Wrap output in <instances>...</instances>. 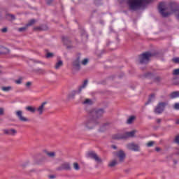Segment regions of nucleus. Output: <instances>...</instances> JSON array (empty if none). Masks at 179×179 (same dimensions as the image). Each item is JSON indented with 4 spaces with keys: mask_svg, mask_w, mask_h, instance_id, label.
<instances>
[{
    "mask_svg": "<svg viewBox=\"0 0 179 179\" xmlns=\"http://www.w3.org/2000/svg\"><path fill=\"white\" fill-rule=\"evenodd\" d=\"M15 115L21 122H29V121H30L29 118L23 116V111L22 110H17L15 112Z\"/></svg>",
    "mask_w": 179,
    "mask_h": 179,
    "instance_id": "9d476101",
    "label": "nucleus"
},
{
    "mask_svg": "<svg viewBox=\"0 0 179 179\" xmlns=\"http://www.w3.org/2000/svg\"><path fill=\"white\" fill-rule=\"evenodd\" d=\"M29 27L27 26V25H25L24 27H20V28H19L18 29V31H20V32H22V31H26L27 30V28H28Z\"/></svg>",
    "mask_w": 179,
    "mask_h": 179,
    "instance_id": "c85d7f7f",
    "label": "nucleus"
},
{
    "mask_svg": "<svg viewBox=\"0 0 179 179\" xmlns=\"http://www.w3.org/2000/svg\"><path fill=\"white\" fill-rule=\"evenodd\" d=\"M134 120H135V116H131V117L127 120V124H132Z\"/></svg>",
    "mask_w": 179,
    "mask_h": 179,
    "instance_id": "c756f323",
    "label": "nucleus"
},
{
    "mask_svg": "<svg viewBox=\"0 0 179 179\" xmlns=\"http://www.w3.org/2000/svg\"><path fill=\"white\" fill-rule=\"evenodd\" d=\"M52 57H54V54H52L51 52H48L46 54V58H52Z\"/></svg>",
    "mask_w": 179,
    "mask_h": 179,
    "instance_id": "e433bc0d",
    "label": "nucleus"
},
{
    "mask_svg": "<svg viewBox=\"0 0 179 179\" xmlns=\"http://www.w3.org/2000/svg\"><path fill=\"white\" fill-rule=\"evenodd\" d=\"M45 104H47V101L43 102L38 108H36V111L38 115H43V113L45 111Z\"/></svg>",
    "mask_w": 179,
    "mask_h": 179,
    "instance_id": "f8f14e48",
    "label": "nucleus"
},
{
    "mask_svg": "<svg viewBox=\"0 0 179 179\" xmlns=\"http://www.w3.org/2000/svg\"><path fill=\"white\" fill-rule=\"evenodd\" d=\"M25 110H27V111H29V113H32L33 114H34V113H36V108L33 106H27L25 108Z\"/></svg>",
    "mask_w": 179,
    "mask_h": 179,
    "instance_id": "6ab92c4d",
    "label": "nucleus"
},
{
    "mask_svg": "<svg viewBox=\"0 0 179 179\" xmlns=\"http://www.w3.org/2000/svg\"><path fill=\"white\" fill-rule=\"evenodd\" d=\"M152 99H155V94H151L150 98L148 99V101L147 103H145V106H148V104H149V103L152 102Z\"/></svg>",
    "mask_w": 179,
    "mask_h": 179,
    "instance_id": "7c9ffc66",
    "label": "nucleus"
},
{
    "mask_svg": "<svg viewBox=\"0 0 179 179\" xmlns=\"http://www.w3.org/2000/svg\"><path fill=\"white\" fill-rule=\"evenodd\" d=\"M76 93L78 91H73L69 95V99H75V96H76Z\"/></svg>",
    "mask_w": 179,
    "mask_h": 179,
    "instance_id": "393cba45",
    "label": "nucleus"
},
{
    "mask_svg": "<svg viewBox=\"0 0 179 179\" xmlns=\"http://www.w3.org/2000/svg\"><path fill=\"white\" fill-rule=\"evenodd\" d=\"M114 156L117 157L119 159L118 162L119 163H124L125 162V158L127 157V155L124 152V150H120L117 152H113Z\"/></svg>",
    "mask_w": 179,
    "mask_h": 179,
    "instance_id": "0eeeda50",
    "label": "nucleus"
},
{
    "mask_svg": "<svg viewBox=\"0 0 179 179\" xmlns=\"http://www.w3.org/2000/svg\"><path fill=\"white\" fill-rule=\"evenodd\" d=\"M0 115H3V108H0Z\"/></svg>",
    "mask_w": 179,
    "mask_h": 179,
    "instance_id": "a18cd8bd",
    "label": "nucleus"
},
{
    "mask_svg": "<svg viewBox=\"0 0 179 179\" xmlns=\"http://www.w3.org/2000/svg\"><path fill=\"white\" fill-rule=\"evenodd\" d=\"M73 167L76 171L80 170V166H79V164H78V162L73 163Z\"/></svg>",
    "mask_w": 179,
    "mask_h": 179,
    "instance_id": "bb28decb",
    "label": "nucleus"
},
{
    "mask_svg": "<svg viewBox=\"0 0 179 179\" xmlns=\"http://www.w3.org/2000/svg\"><path fill=\"white\" fill-rule=\"evenodd\" d=\"M155 55V53L148 51L138 56V61L140 64H148L150 58H153Z\"/></svg>",
    "mask_w": 179,
    "mask_h": 179,
    "instance_id": "f03ea898",
    "label": "nucleus"
},
{
    "mask_svg": "<svg viewBox=\"0 0 179 179\" xmlns=\"http://www.w3.org/2000/svg\"><path fill=\"white\" fill-rule=\"evenodd\" d=\"M73 66L78 71L80 69V56L77 57L76 60L73 62Z\"/></svg>",
    "mask_w": 179,
    "mask_h": 179,
    "instance_id": "4468645a",
    "label": "nucleus"
},
{
    "mask_svg": "<svg viewBox=\"0 0 179 179\" xmlns=\"http://www.w3.org/2000/svg\"><path fill=\"white\" fill-rule=\"evenodd\" d=\"M144 79H153V73H146L143 76Z\"/></svg>",
    "mask_w": 179,
    "mask_h": 179,
    "instance_id": "aec40b11",
    "label": "nucleus"
},
{
    "mask_svg": "<svg viewBox=\"0 0 179 179\" xmlns=\"http://www.w3.org/2000/svg\"><path fill=\"white\" fill-rule=\"evenodd\" d=\"M0 73H1V71H0Z\"/></svg>",
    "mask_w": 179,
    "mask_h": 179,
    "instance_id": "5fc2aeb1",
    "label": "nucleus"
},
{
    "mask_svg": "<svg viewBox=\"0 0 179 179\" xmlns=\"http://www.w3.org/2000/svg\"><path fill=\"white\" fill-rule=\"evenodd\" d=\"M156 152H160L161 149L159 147L155 148Z\"/></svg>",
    "mask_w": 179,
    "mask_h": 179,
    "instance_id": "8fccbe9b",
    "label": "nucleus"
},
{
    "mask_svg": "<svg viewBox=\"0 0 179 179\" xmlns=\"http://www.w3.org/2000/svg\"><path fill=\"white\" fill-rule=\"evenodd\" d=\"M118 163H120V162L117 159H113L108 164V166L109 167H115V166H117V164H118Z\"/></svg>",
    "mask_w": 179,
    "mask_h": 179,
    "instance_id": "a211bd4d",
    "label": "nucleus"
},
{
    "mask_svg": "<svg viewBox=\"0 0 179 179\" xmlns=\"http://www.w3.org/2000/svg\"><path fill=\"white\" fill-rule=\"evenodd\" d=\"M1 90H3V92H9L12 90V87H2Z\"/></svg>",
    "mask_w": 179,
    "mask_h": 179,
    "instance_id": "cd10ccee",
    "label": "nucleus"
},
{
    "mask_svg": "<svg viewBox=\"0 0 179 179\" xmlns=\"http://www.w3.org/2000/svg\"><path fill=\"white\" fill-rule=\"evenodd\" d=\"M34 30H43V29L40 27H36L34 28Z\"/></svg>",
    "mask_w": 179,
    "mask_h": 179,
    "instance_id": "c03bdc74",
    "label": "nucleus"
},
{
    "mask_svg": "<svg viewBox=\"0 0 179 179\" xmlns=\"http://www.w3.org/2000/svg\"><path fill=\"white\" fill-rule=\"evenodd\" d=\"M67 48H72V45H67Z\"/></svg>",
    "mask_w": 179,
    "mask_h": 179,
    "instance_id": "603ef678",
    "label": "nucleus"
},
{
    "mask_svg": "<svg viewBox=\"0 0 179 179\" xmlns=\"http://www.w3.org/2000/svg\"><path fill=\"white\" fill-rule=\"evenodd\" d=\"M35 72H36V73H39V75H44V73H45V70L43 69H38L35 70Z\"/></svg>",
    "mask_w": 179,
    "mask_h": 179,
    "instance_id": "5701e85b",
    "label": "nucleus"
},
{
    "mask_svg": "<svg viewBox=\"0 0 179 179\" xmlns=\"http://www.w3.org/2000/svg\"><path fill=\"white\" fill-rule=\"evenodd\" d=\"M83 104H88L89 106H92V104H93V101L91 99H87L84 101Z\"/></svg>",
    "mask_w": 179,
    "mask_h": 179,
    "instance_id": "a878e982",
    "label": "nucleus"
},
{
    "mask_svg": "<svg viewBox=\"0 0 179 179\" xmlns=\"http://www.w3.org/2000/svg\"><path fill=\"white\" fill-rule=\"evenodd\" d=\"M64 65V62L62 60H59L55 65V69H59L61 66H63Z\"/></svg>",
    "mask_w": 179,
    "mask_h": 179,
    "instance_id": "412c9836",
    "label": "nucleus"
},
{
    "mask_svg": "<svg viewBox=\"0 0 179 179\" xmlns=\"http://www.w3.org/2000/svg\"><path fill=\"white\" fill-rule=\"evenodd\" d=\"M127 148L129 150H132L133 152H140L141 150V146H139V144H136L135 143H130L127 144Z\"/></svg>",
    "mask_w": 179,
    "mask_h": 179,
    "instance_id": "1a4fd4ad",
    "label": "nucleus"
},
{
    "mask_svg": "<svg viewBox=\"0 0 179 179\" xmlns=\"http://www.w3.org/2000/svg\"><path fill=\"white\" fill-rule=\"evenodd\" d=\"M57 171H62V170H66V171H71L72 170V168L71 167V164L68 162H64L61 164L60 166L57 167L56 169Z\"/></svg>",
    "mask_w": 179,
    "mask_h": 179,
    "instance_id": "9b49d317",
    "label": "nucleus"
},
{
    "mask_svg": "<svg viewBox=\"0 0 179 179\" xmlns=\"http://www.w3.org/2000/svg\"><path fill=\"white\" fill-rule=\"evenodd\" d=\"M89 62L88 59H84L83 62H81L82 65H87V63Z\"/></svg>",
    "mask_w": 179,
    "mask_h": 179,
    "instance_id": "f704fd0d",
    "label": "nucleus"
},
{
    "mask_svg": "<svg viewBox=\"0 0 179 179\" xmlns=\"http://www.w3.org/2000/svg\"><path fill=\"white\" fill-rule=\"evenodd\" d=\"M62 40L64 44H65L66 45H68L71 44V39H69V38H68L66 36H62Z\"/></svg>",
    "mask_w": 179,
    "mask_h": 179,
    "instance_id": "f3484780",
    "label": "nucleus"
},
{
    "mask_svg": "<svg viewBox=\"0 0 179 179\" xmlns=\"http://www.w3.org/2000/svg\"><path fill=\"white\" fill-rule=\"evenodd\" d=\"M152 2V0H128L129 9L130 10H138L141 9L143 5Z\"/></svg>",
    "mask_w": 179,
    "mask_h": 179,
    "instance_id": "f257e3e1",
    "label": "nucleus"
},
{
    "mask_svg": "<svg viewBox=\"0 0 179 179\" xmlns=\"http://www.w3.org/2000/svg\"><path fill=\"white\" fill-rule=\"evenodd\" d=\"M174 110H179V103H176L173 106Z\"/></svg>",
    "mask_w": 179,
    "mask_h": 179,
    "instance_id": "ea45409f",
    "label": "nucleus"
},
{
    "mask_svg": "<svg viewBox=\"0 0 179 179\" xmlns=\"http://www.w3.org/2000/svg\"><path fill=\"white\" fill-rule=\"evenodd\" d=\"M169 97L170 99H177V97H179V91H174L172 92L170 94H169Z\"/></svg>",
    "mask_w": 179,
    "mask_h": 179,
    "instance_id": "2eb2a0df",
    "label": "nucleus"
},
{
    "mask_svg": "<svg viewBox=\"0 0 179 179\" xmlns=\"http://www.w3.org/2000/svg\"><path fill=\"white\" fill-rule=\"evenodd\" d=\"M36 20L35 19H32L31 20H29L28 22V23L27 24V27H30V26H33V24H34V23H36Z\"/></svg>",
    "mask_w": 179,
    "mask_h": 179,
    "instance_id": "b1692460",
    "label": "nucleus"
},
{
    "mask_svg": "<svg viewBox=\"0 0 179 179\" xmlns=\"http://www.w3.org/2000/svg\"><path fill=\"white\" fill-rule=\"evenodd\" d=\"M153 145H155V141H150L146 144V146L148 148H152V146H153Z\"/></svg>",
    "mask_w": 179,
    "mask_h": 179,
    "instance_id": "2f4dec72",
    "label": "nucleus"
},
{
    "mask_svg": "<svg viewBox=\"0 0 179 179\" xmlns=\"http://www.w3.org/2000/svg\"><path fill=\"white\" fill-rule=\"evenodd\" d=\"M136 134V131L126 132L124 134H117L113 136V139H128V138H134Z\"/></svg>",
    "mask_w": 179,
    "mask_h": 179,
    "instance_id": "20e7f679",
    "label": "nucleus"
},
{
    "mask_svg": "<svg viewBox=\"0 0 179 179\" xmlns=\"http://www.w3.org/2000/svg\"><path fill=\"white\" fill-rule=\"evenodd\" d=\"M54 0H45L47 5H51Z\"/></svg>",
    "mask_w": 179,
    "mask_h": 179,
    "instance_id": "a19ab883",
    "label": "nucleus"
},
{
    "mask_svg": "<svg viewBox=\"0 0 179 179\" xmlns=\"http://www.w3.org/2000/svg\"><path fill=\"white\" fill-rule=\"evenodd\" d=\"M87 157H90V159H93L96 163L101 164L103 163V159L99 157L97 153L94 151H90L87 154Z\"/></svg>",
    "mask_w": 179,
    "mask_h": 179,
    "instance_id": "423d86ee",
    "label": "nucleus"
},
{
    "mask_svg": "<svg viewBox=\"0 0 179 179\" xmlns=\"http://www.w3.org/2000/svg\"><path fill=\"white\" fill-rule=\"evenodd\" d=\"M172 62L174 64H179V57H175V58L172 59Z\"/></svg>",
    "mask_w": 179,
    "mask_h": 179,
    "instance_id": "72a5a7b5",
    "label": "nucleus"
},
{
    "mask_svg": "<svg viewBox=\"0 0 179 179\" xmlns=\"http://www.w3.org/2000/svg\"><path fill=\"white\" fill-rule=\"evenodd\" d=\"M1 48H3V50H5L6 52H4V54H6V52H8V50L7 48H3V47H1V46H0V49H1Z\"/></svg>",
    "mask_w": 179,
    "mask_h": 179,
    "instance_id": "49530a36",
    "label": "nucleus"
},
{
    "mask_svg": "<svg viewBox=\"0 0 179 179\" xmlns=\"http://www.w3.org/2000/svg\"><path fill=\"white\" fill-rule=\"evenodd\" d=\"M30 86H31V82H27V83H26V87H29Z\"/></svg>",
    "mask_w": 179,
    "mask_h": 179,
    "instance_id": "37998d69",
    "label": "nucleus"
},
{
    "mask_svg": "<svg viewBox=\"0 0 179 179\" xmlns=\"http://www.w3.org/2000/svg\"><path fill=\"white\" fill-rule=\"evenodd\" d=\"M162 122V119H157V124H160Z\"/></svg>",
    "mask_w": 179,
    "mask_h": 179,
    "instance_id": "09e8293b",
    "label": "nucleus"
},
{
    "mask_svg": "<svg viewBox=\"0 0 179 179\" xmlns=\"http://www.w3.org/2000/svg\"><path fill=\"white\" fill-rule=\"evenodd\" d=\"M6 19L7 20H15V17L14 15L12 14H6Z\"/></svg>",
    "mask_w": 179,
    "mask_h": 179,
    "instance_id": "4be33fe9",
    "label": "nucleus"
},
{
    "mask_svg": "<svg viewBox=\"0 0 179 179\" xmlns=\"http://www.w3.org/2000/svg\"><path fill=\"white\" fill-rule=\"evenodd\" d=\"M88 81L87 80H85L83 85L78 87V93H80L83 89H85L87 86Z\"/></svg>",
    "mask_w": 179,
    "mask_h": 179,
    "instance_id": "dca6fc26",
    "label": "nucleus"
},
{
    "mask_svg": "<svg viewBox=\"0 0 179 179\" xmlns=\"http://www.w3.org/2000/svg\"><path fill=\"white\" fill-rule=\"evenodd\" d=\"M173 73L175 76H178L179 75V69H176L173 70Z\"/></svg>",
    "mask_w": 179,
    "mask_h": 179,
    "instance_id": "58836bf2",
    "label": "nucleus"
},
{
    "mask_svg": "<svg viewBox=\"0 0 179 179\" xmlns=\"http://www.w3.org/2000/svg\"><path fill=\"white\" fill-rule=\"evenodd\" d=\"M2 33H6L8 31V28L5 27L1 29Z\"/></svg>",
    "mask_w": 179,
    "mask_h": 179,
    "instance_id": "79ce46f5",
    "label": "nucleus"
},
{
    "mask_svg": "<svg viewBox=\"0 0 179 179\" xmlns=\"http://www.w3.org/2000/svg\"><path fill=\"white\" fill-rule=\"evenodd\" d=\"M126 173H128V171H129V170H125Z\"/></svg>",
    "mask_w": 179,
    "mask_h": 179,
    "instance_id": "864d4df0",
    "label": "nucleus"
},
{
    "mask_svg": "<svg viewBox=\"0 0 179 179\" xmlns=\"http://www.w3.org/2000/svg\"><path fill=\"white\" fill-rule=\"evenodd\" d=\"M22 80H23V78L20 77L19 79L15 80V83H17V85H20V83H22Z\"/></svg>",
    "mask_w": 179,
    "mask_h": 179,
    "instance_id": "c9c22d12",
    "label": "nucleus"
},
{
    "mask_svg": "<svg viewBox=\"0 0 179 179\" xmlns=\"http://www.w3.org/2000/svg\"><path fill=\"white\" fill-rule=\"evenodd\" d=\"M169 103L167 102H159L154 110V113L155 114H162L163 111H164V108H166V106Z\"/></svg>",
    "mask_w": 179,
    "mask_h": 179,
    "instance_id": "39448f33",
    "label": "nucleus"
},
{
    "mask_svg": "<svg viewBox=\"0 0 179 179\" xmlns=\"http://www.w3.org/2000/svg\"><path fill=\"white\" fill-rule=\"evenodd\" d=\"M113 149H117V145H112Z\"/></svg>",
    "mask_w": 179,
    "mask_h": 179,
    "instance_id": "3c124183",
    "label": "nucleus"
},
{
    "mask_svg": "<svg viewBox=\"0 0 179 179\" xmlns=\"http://www.w3.org/2000/svg\"><path fill=\"white\" fill-rule=\"evenodd\" d=\"M49 178L54 179V178H55V175H50V176H49Z\"/></svg>",
    "mask_w": 179,
    "mask_h": 179,
    "instance_id": "de8ad7c7",
    "label": "nucleus"
},
{
    "mask_svg": "<svg viewBox=\"0 0 179 179\" xmlns=\"http://www.w3.org/2000/svg\"><path fill=\"white\" fill-rule=\"evenodd\" d=\"M92 115H93V118L96 120V118H100V117H103V114H104V109H94L91 112Z\"/></svg>",
    "mask_w": 179,
    "mask_h": 179,
    "instance_id": "6e6552de",
    "label": "nucleus"
},
{
    "mask_svg": "<svg viewBox=\"0 0 179 179\" xmlns=\"http://www.w3.org/2000/svg\"><path fill=\"white\" fill-rule=\"evenodd\" d=\"M46 155L49 156V157H55V152H46Z\"/></svg>",
    "mask_w": 179,
    "mask_h": 179,
    "instance_id": "473e14b6",
    "label": "nucleus"
},
{
    "mask_svg": "<svg viewBox=\"0 0 179 179\" xmlns=\"http://www.w3.org/2000/svg\"><path fill=\"white\" fill-rule=\"evenodd\" d=\"M99 122L94 119V117H90L84 122L82 123V125H84L86 129H93L96 125H99Z\"/></svg>",
    "mask_w": 179,
    "mask_h": 179,
    "instance_id": "7ed1b4c3",
    "label": "nucleus"
},
{
    "mask_svg": "<svg viewBox=\"0 0 179 179\" xmlns=\"http://www.w3.org/2000/svg\"><path fill=\"white\" fill-rule=\"evenodd\" d=\"M3 133L5 135H10V136H15L17 134V131L15 129H4Z\"/></svg>",
    "mask_w": 179,
    "mask_h": 179,
    "instance_id": "ddd939ff",
    "label": "nucleus"
},
{
    "mask_svg": "<svg viewBox=\"0 0 179 179\" xmlns=\"http://www.w3.org/2000/svg\"><path fill=\"white\" fill-rule=\"evenodd\" d=\"M153 82H160L162 80V78L160 77H155V78H152Z\"/></svg>",
    "mask_w": 179,
    "mask_h": 179,
    "instance_id": "4c0bfd02",
    "label": "nucleus"
}]
</instances>
